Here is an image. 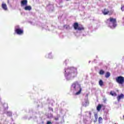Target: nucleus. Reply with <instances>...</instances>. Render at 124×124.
Listing matches in <instances>:
<instances>
[{"label":"nucleus","instance_id":"f257e3e1","mask_svg":"<svg viewBox=\"0 0 124 124\" xmlns=\"http://www.w3.org/2000/svg\"><path fill=\"white\" fill-rule=\"evenodd\" d=\"M64 75L67 80H71L77 75V70L74 68H66L64 69Z\"/></svg>","mask_w":124,"mask_h":124},{"label":"nucleus","instance_id":"f03ea898","mask_svg":"<svg viewBox=\"0 0 124 124\" xmlns=\"http://www.w3.org/2000/svg\"><path fill=\"white\" fill-rule=\"evenodd\" d=\"M71 90L73 91L74 95H79L82 92L81 86L78 82H75L72 84Z\"/></svg>","mask_w":124,"mask_h":124},{"label":"nucleus","instance_id":"7ed1b4c3","mask_svg":"<svg viewBox=\"0 0 124 124\" xmlns=\"http://www.w3.org/2000/svg\"><path fill=\"white\" fill-rule=\"evenodd\" d=\"M117 22L116 21V18L113 17H110L107 20V24L111 28V29H114L117 27Z\"/></svg>","mask_w":124,"mask_h":124},{"label":"nucleus","instance_id":"20e7f679","mask_svg":"<svg viewBox=\"0 0 124 124\" xmlns=\"http://www.w3.org/2000/svg\"><path fill=\"white\" fill-rule=\"evenodd\" d=\"M116 82L119 84V85H123L124 83V77L119 76L115 78Z\"/></svg>","mask_w":124,"mask_h":124},{"label":"nucleus","instance_id":"39448f33","mask_svg":"<svg viewBox=\"0 0 124 124\" xmlns=\"http://www.w3.org/2000/svg\"><path fill=\"white\" fill-rule=\"evenodd\" d=\"M74 28L75 30H78V31H83L84 30V27L82 25H79L78 23H76L74 24Z\"/></svg>","mask_w":124,"mask_h":124},{"label":"nucleus","instance_id":"423d86ee","mask_svg":"<svg viewBox=\"0 0 124 124\" xmlns=\"http://www.w3.org/2000/svg\"><path fill=\"white\" fill-rule=\"evenodd\" d=\"M15 31L17 33V34H23L24 31L23 30L19 28V26H16L15 28Z\"/></svg>","mask_w":124,"mask_h":124},{"label":"nucleus","instance_id":"0eeeda50","mask_svg":"<svg viewBox=\"0 0 124 124\" xmlns=\"http://www.w3.org/2000/svg\"><path fill=\"white\" fill-rule=\"evenodd\" d=\"M26 5H28V0H22L21 1V7H25Z\"/></svg>","mask_w":124,"mask_h":124},{"label":"nucleus","instance_id":"6e6552de","mask_svg":"<svg viewBox=\"0 0 124 124\" xmlns=\"http://www.w3.org/2000/svg\"><path fill=\"white\" fill-rule=\"evenodd\" d=\"M124 95L123 93H121L120 95H118L117 97V100L118 102L121 101V99H124Z\"/></svg>","mask_w":124,"mask_h":124},{"label":"nucleus","instance_id":"1a4fd4ad","mask_svg":"<svg viewBox=\"0 0 124 124\" xmlns=\"http://www.w3.org/2000/svg\"><path fill=\"white\" fill-rule=\"evenodd\" d=\"M24 9L28 11H31V6H28V5L24 6L23 7Z\"/></svg>","mask_w":124,"mask_h":124},{"label":"nucleus","instance_id":"9d476101","mask_svg":"<svg viewBox=\"0 0 124 124\" xmlns=\"http://www.w3.org/2000/svg\"><path fill=\"white\" fill-rule=\"evenodd\" d=\"M1 7L2 9H3V10H5V11L7 10V6L6 5V4L3 3H2Z\"/></svg>","mask_w":124,"mask_h":124},{"label":"nucleus","instance_id":"9b49d317","mask_svg":"<svg viewBox=\"0 0 124 124\" xmlns=\"http://www.w3.org/2000/svg\"><path fill=\"white\" fill-rule=\"evenodd\" d=\"M82 105L83 106H88V105H89V101H88V100H85L84 102L82 103Z\"/></svg>","mask_w":124,"mask_h":124},{"label":"nucleus","instance_id":"f8f14e48","mask_svg":"<svg viewBox=\"0 0 124 124\" xmlns=\"http://www.w3.org/2000/svg\"><path fill=\"white\" fill-rule=\"evenodd\" d=\"M109 13V11H108V9H105L104 11L102 12L103 14L104 15H108Z\"/></svg>","mask_w":124,"mask_h":124},{"label":"nucleus","instance_id":"ddd939ff","mask_svg":"<svg viewBox=\"0 0 124 124\" xmlns=\"http://www.w3.org/2000/svg\"><path fill=\"white\" fill-rule=\"evenodd\" d=\"M110 94L111 95H112V96H117V93H115L113 91H111L110 92Z\"/></svg>","mask_w":124,"mask_h":124},{"label":"nucleus","instance_id":"4468645a","mask_svg":"<svg viewBox=\"0 0 124 124\" xmlns=\"http://www.w3.org/2000/svg\"><path fill=\"white\" fill-rule=\"evenodd\" d=\"M102 107V106H101V105H98L96 108L97 110L99 112V111H100V110L101 109Z\"/></svg>","mask_w":124,"mask_h":124},{"label":"nucleus","instance_id":"2eb2a0df","mask_svg":"<svg viewBox=\"0 0 124 124\" xmlns=\"http://www.w3.org/2000/svg\"><path fill=\"white\" fill-rule=\"evenodd\" d=\"M111 74H110V73L109 72H107L106 74V75H105V77L106 78H109V77H110V75Z\"/></svg>","mask_w":124,"mask_h":124},{"label":"nucleus","instance_id":"dca6fc26","mask_svg":"<svg viewBox=\"0 0 124 124\" xmlns=\"http://www.w3.org/2000/svg\"><path fill=\"white\" fill-rule=\"evenodd\" d=\"M99 85L100 87H102L103 86V81L102 80H100L99 82Z\"/></svg>","mask_w":124,"mask_h":124},{"label":"nucleus","instance_id":"f3484780","mask_svg":"<svg viewBox=\"0 0 124 124\" xmlns=\"http://www.w3.org/2000/svg\"><path fill=\"white\" fill-rule=\"evenodd\" d=\"M102 117H99L98 118V123L99 124H102Z\"/></svg>","mask_w":124,"mask_h":124},{"label":"nucleus","instance_id":"a211bd4d","mask_svg":"<svg viewBox=\"0 0 124 124\" xmlns=\"http://www.w3.org/2000/svg\"><path fill=\"white\" fill-rule=\"evenodd\" d=\"M114 12V10H111L110 11H108V15H112V14H113V13Z\"/></svg>","mask_w":124,"mask_h":124},{"label":"nucleus","instance_id":"6ab92c4d","mask_svg":"<svg viewBox=\"0 0 124 124\" xmlns=\"http://www.w3.org/2000/svg\"><path fill=\"white\" fill-rule=\"evenodd\" d=\"M99 74H100V75H103V74H104V71L101 70L99 72Z\"/></svg>","mask_w":124,"mask_h":124},{"label":"nucleus","instance_id":"aec40b11","mask_svg":"<svg viewBox=\"0 0 124 124\" xmlns=\"http://www.w3.org/2000/svg\"><path fill=\"white\" fill-rule=\"evenodd\" d=\"M64 29H65L66 30H68V29H69V25L64 26Z\"/></svg>","mask_w":124,"mask_h":124},{"label":"nucleus","instance_id":"412c9836","mask_svg":"<svg viewBox=\"0 0 124 124\" xmlns=\"http://www.w3.org/2000/svg\"><path fill=\"white\" fill-rule=\"evenodd\" d=\"M7 115L8 116H11V115H12V113L11 112H10V111H8V112H7Z\"/></svg>","mask_w":124,"mask_h":124},{"label":"nucleus","instance_id":"4be33fe9","mask_svg":"<svg viewBox=\"0 0 124 124\" xmlns=\"http://www.w3.org/2000/svg\"><path fill=\"white\" fill-rule=\"evenodd\" d=\"M94 117L96 121H97L98 117H97V114H94Z\"/></svg>","mask_w":124,"mask_h":124},{"label":"nucleus","instance_id":"5701e85b","mask_svg":"<svg viewBox=\"0 0 124 124\" xmlns=\"http://www.w3.org/2000/svg\"><path fill=\"white\" fill-rule=\"evenodd\" d=\"M48 118H52V117H53V114H51L50 115L48 114Z\"/></svg>","mask_w":124,"mask_h":124},{"label":"nucleus","instance_id":"b1692460","mask_svg":"<svg viewBox=\"0 0 124 124\" xmlns=\"http://www.w3.org/2000/svg\"><path fill=\"white\" fill-rule=\"evenodd\" d=\"M48 58L49 59H52V55H51V54H48Z\"/></svg>","mask_w":124,"mask_h":124},{"label":"nucleus","instance_id":"393cba45","mask_svg":"<svg viewBox=\"0 0 124 124\" xmlns=\"http://www.w3.org/2000/svg\"><path fill=\"white\" fill-rule=\"evenodd\" d=\"M121 10L122 11H124V6H122V7H121Z\"/></svg>","mask_w":124,"mask_h":124},{"label":"nucleus","instance_id":"a878e982","mask_svg":"<svg viewBox=\"0 0 124 124\" xmlns=\"http://www.w3.org/2000/svg\"><path fill=\"white\" fill-rule=\"evenodd\" d=\"M46 124H52V123H51V122L48 121Z\"/></svg>","mask_w":124,"mask_h":124},{"label":"nucleus","instance_id":"bb28decb","mask_svg":"<svg viewBox=\"0 0 124 124\" xmlns=\"http://www.w3.org/2000/svg\"><path fill=\"white\" fill-rule=\"evenodd\" d=\"M50 7H51V10H52V8H53V5L50 6Z\"/></svg>","mask_w":124,"mask_h":124},{"label":"nucleus","instance_id":"cd10ccee","mask_svg":"<svg viewBox=\"0 0 124 124\" xmlns=\"http://www.w3.org/2000/svg\"><path fill=\"white\" fill-rule=\"evenodd\" d=\"M55 120H56V121H58V120H59V118H56L55 119Z\"/></svg>","mask_w":124,"mask_h":124},{"label":"nucleus","instance_id":"c85d7f7f","mask_svg":"<svg viewBox=\"0 0 124 124\" xmlns=\"http://www.w3.org/2000/svg\"><path fill=\"white\" fill-rule=\"evenodd\" d=\"M123 19V21H124V16Z\"/></svg>","mask_w":124,"mask_h":124},{"label":"nucleus","instance_id":"c756f323","mask_svg":"<svg viewBox=\"0 0 124 124\" xmlns=\"http://www.w3.org/2000/svg\"><path fill=\"white\" fill-rule=\"evenodd\" d=\"M5 105L7 107V104H5Z\"/></svg>","mask_w":124,"mask_h":124},{"label":"nucleus","instance_id":"7c9ffc66","mask_svg":"<svg viewBox=\"0 0 124 124\" xmlns=\"http://www.w3.org/2000/svg\"><path fill=\"white\" fill-rule=\"evenodd\" d=\"M52 111H53V108H51Z\"/></svg>","mask_w":124,"mask_h":124}]
</instances>
